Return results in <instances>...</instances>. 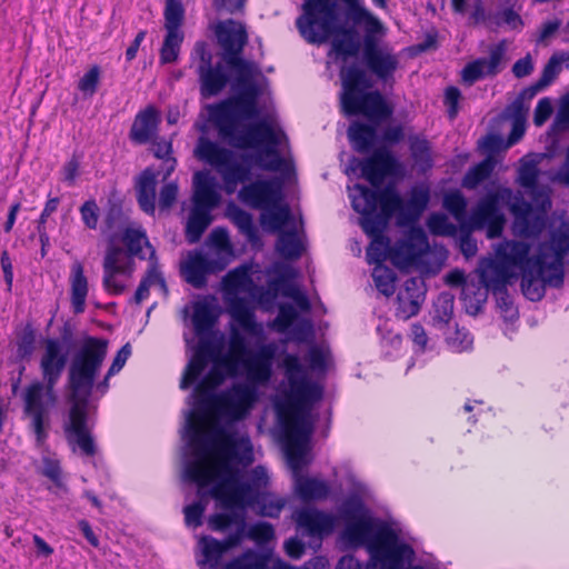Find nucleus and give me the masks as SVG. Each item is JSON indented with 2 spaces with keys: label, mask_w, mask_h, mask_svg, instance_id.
Wrapping results in <instances>:
<instances>
[{
  "label": "nucleus",
  "mask_w": 569,
  "mask_h": 569,
  "mask_svg": "<svg viewBox=\"0 0 569 569\" xmlns=\"http://www.w3.org/2000/svg\"><path fill=\"white\" fill-rule=\"evenodd\" d=\"M258 72L259 69L256 66V69H251L250 74L242 80L240 73H236V82L241 91L237 96L212 106L210 117L220 139L229 146L244 150L264 144L263 150L252 156L246 153L238 156L232 150L221 147L203 136L198 139L194 149V156L220 174L227 193H233L239 183L251 179L250 161L266 171L288 172L292 169L291 163L281 157L278 150L282 140H288L283 131H276L266 120L240 130L242 120L254 119L259 116L260 90L252 81L253 76Z\"/></svg>",
  "instance_id": "nucleus-1"
},
{
  "label": "nucleus",
  "mask_w": 569,
  "mask_h": 569,
  "mask_svg": "<svg viewBox=\"0 0 569 569\" xmlns=\"http://www.w3.org/2000/svg\"><path fill=\"white\" fill-rule=\"evenodd\" d=\"M569 252V237L560 231L539 243L532 257L530 244L508 240L499 244L497 259L489 260L480 272V281L493 295L506 296L510 279L521 277V290L531 301H540L547 287L563 283V260Z\"/></svg>",
  "instance_id": "nucleus-2"
},
{
  "label": "nucleus",
  "mask_w": 569,
  "mask_h": 569,
  "mask_svg": "<svg viewBox=\"0 0 569 569\" xmlns=\"http://www.w3.org/2000/svg\"><path fill=\"white\" fill-rule=\"evenodd\" d=\"M108 353V340L97 337L86 338L77 349L69 368V383L73 405L64 433L72 450L93 457L97 452L94 439L87 425V400L94 379Z\"/></svg>",
  "instance_id": "nucleus-3"
},
{
  "label": "nucleus",
  "mask_w": 569,
  "mask_h": 569,
  "mask_svg": "<svg viewBox=\"0 0 569 569\" xmlns=\"http://www.w3.org/2000/svg\"><path fill=\"white\" fill-rule=\"evenodd\" d=\"M295 24L299 36H382L386 31L362 0H303Z\"/></svg>",
  "instance_id": "nucleus-4"
},
{
  "label": "nucleus",
  "mask_w": 569,
  "mask_h": 569,
  "mask_svg": "<svg viewBox=\"0 0 569 569\" xmlns=\"http://www.w3.org/2000/svg\"><path fill=\"white\" fill-rule=\"evenodd\" d=\"M282 367L290 388L289 398L292 402V410L288 417H284L279 408V417L283 429L288 463L298 473L305 465L306 448L313 431L309 410L303 406L320 400L322 390L308 380L306 370L297 355L287 353L282 359Z\"/></svg>",
  "instance_id": "nucleus-5"
},
{
  "label": "nucleus",
  "mask_w": 569,
  "mask_h": 569,
  "mask_svg": "<svg viewBox=\"0 0 569 569\" xmlns=\"http://www.w3.org/2000/svg\"><path fill=\"white\" fill-rule=\"evenodd\" d=\"M309 43L322 44L331 39L329 56L341 68L357 63L372 80L375 77L385 86L392 87L395 74L400 68L398 53L380 38H306Z\"/></svg>",
  "instance_id": "nucleus-6"
},
{
  "label": "nucleus",
  "mask_w": 569,
  "mask_h": 569,
  "mask_svg": "<svg viewBox=\"0 0 569 569\" xmlns=\"http://www.w3.org/2000/svg\"><path fill=\"white\" fill-rule=\"evenodd\" d=\"M186 433L189 437V445L196 448V458L186 463L183 477L197 483L199 488L218 480L210 489V495L224 502L230 490L242 481L240 471L228 460L216 461L210 458L211 441L196 420L194 411L188 413Z\"/></svg>",
  "instance_id": "nucleus-7"
},
{
  "label": "nucleus",
  "mask_w": 569,
  "mask_h": 569,
  "mask_svg": "<svg viewBox=\"0 0 569 569\" xmlns=\"http://www.w3.org/2000/svg\"><path fill=\"white\" fill-rule=\"evenodd\" d=\"M106 223L111 233L103 261V286L106 290L117 295L124 287L117 277L131 273L132 257L142 248V231L119 208L110 209Z\"/></svg>",
  "instance_id": "nucleus-8"
},
{
  "label": "nucleus",
  "mask_w": 569,
  "mask_h": 569,
  "mask_svg": "<svg viewBox=\"0 0 569 569\" xmlns=\"http://www.w3.org/2000/svg\"><path fill=\"white\" fill-rule=\"evenodd\" d=\"M341 536L351 547H365L371 561H386L391 567L401 563V558L411 553V546L400 541L388 523L377 521L371 516L347 522Z\"/></svg>",
  "instance_id": "nucleus-9"
},
{
  "label": "nucleus",
  "mask_w": 569,
  "mask_h": 569,
  "mask_svg": "<svg viewBox=\"0 0 569 569\" xmlns=\"http://www.w3.org/2000/svg\"><path fill=\"white\" fill-rule=\"evenodd\" d=\"M340 79L343 88L341 108L347 116L363 114L369 119L382 120L392 114L379 91L365 92L373 82L357 63L342 67Z\"/></svg>",
  "instance_id": "nucleus-10"
},
{
  "label": "nucleus",
  "mask_w": 569,
  "mask_h": 569,
  "mask_svg": "<svg viewBox=\"0 0 569 569\" xmlns=\"http://www.w3.org/2000/svg\"><path fill=\"white\" fill-rule=\"evenodd\" d=\"M350 190L351 206L361 214L359 222L378 224L387 229L392 216L398 212L401 218L402 199L396 189L387 187L383 190H373L362 184H355Z\"/></svg>",
  "instance_id": "nucleus-11"
},
{
  "label": "nucleus",
  "mask_w": 569,
  "mask_h": 569,
  "mask_svg": "<svg viewBox=\"0 0 569 569\" xmlns=\"http://www.w3.org/2000/svg\"><path fill=\"white\" fill-rule=\"evenodd\" d=\"M23 412L29 427L36 436L38 446H42L48 437L50 413L57 405L54 385L44 381L31 382L22 392Z\"/></svg>",
  "instance_id": "nucleus-12"
},
{
  "label": "nucleus",
  "mask_w": 569,
  "mask_h": 569,
  "mask_svg": "<svg viewBox=\"0 0 569 569\" xmlns=\"http://www.w3.org/2000/svg\"><path fill=\"white\" fill-rule=\"evenodd\" d=\"M258 400L257 387L250 382H237L211 397L203 408H211L218 416L231 421L244 419Z\"/></svg>",
  "instance_id": "nucleus-13"
},
{
  "label": "nucleus",
  "mask_w": 569,
  "mask_h": 569,
  "mask_svg": "<svg viewBox=\"0 0 569 569\" xmlns=\"http://www.w3.org/2000/svg\"><path fill=\"white\" fill-rule=\"evenodd\" d=\"M511 194L512 191L505 188L482 197L468 218L467 231L471 232L472 230L487 228V236L489 238L499 237L506 222L501 204L510 200Z\"/></svg>",
  "instance_id": "nucleus-14"
},
{
  "label": "nucleus",
  "mask_w": 569,
  "mask_h": 569,
  "mask_svg": "<svg viewBox=\"0 0 569 569\" xmlns=\"http://www.w3.org/2000/svg\"><path fill=\"white\" fill-rule=\"evenodd\" d=\"M356 161L361 177L373 187H379L387 177L397 176L402 170L400 161L386 146L375 149L371 156Z\"/></svg>",
  "instance_id": "nucleus-15"
},
{
  "label": "nucleus",
  "mask_w": 569,
  "mask_h": 569,
  "mask_svg": "<svg viewBox=\"0 0 569 569\" xmlns=\"http://www.w3.org/2000/svg\"><path fill=\"white\" fill-rule=\"evenodd\" d=\"M238 197L253 209L276 207L282 199V184L278 179L256 180L243 186Z\"/></svg>",
  "instance_id": "nucleus-16"
},
{
  "label": "nucleus",
  "mask_w": 569,
  "mask_h": 569,
  "mask_svg": "<svg viewBox=\"0 0 569 569\" xmlns=\"http://www.w3.org/2000/svg\"><path fill=\"white\" fill-rule=\"evenodd\" d=\"M268 472L262 466L254 467L248 475L247 481H241L230 490L227 500L223 502L227 507H252L260 495V489L268 485Z\"/></svg>",
  "instance_id": "nucleus-17"
},
{
  "label": "nucleus",
  "mask_w": 569,
  "mask_h": 569,
  "mask_svg": "<svg viewBox=\"0 0 569 569\" xmlns=\"http://www.w3.org/2000/svg\"><path fill=\"white\" fill-rule=\"evenodd\" d=\"M295 521L302 536L321 540L329 536L336 526V517L316 508H302L295 513Z\"/></svg>",
  "instance_id": "nucleus-18"
},
{
  "label": "nucleus",
  "mask_w": 569,
  "mask_h": 569,
  "mask_svg": "<svg viewBox=\"0 0 569 569\" xmlns=\"http://www.w3.org/2000/svg\"><path fill=\"white\" fill-rule=\"evenodd\" d=\"M68 351L59 339H47L40 358V370L43 381L57 385L66 368Z\"/></svg>",
  "instance_id": "nucleus-19"
},
{
  "label": "nucleus",
  "mask_w": 569,
  "mask_h": 569,
  "mask_svg": "<svg viewBox=\"0 0 569 569\" xmlns=\"http://www.w3.org/2000/svg\"><path fill=\"white\" fill-rule=\"evenodd\" d=\"M198 337L200 340L192 358L184 369L180 382L181 389H188L192 383H194L206 370L210 361L221 358L219 356V348L212 339L204 336Z\"/></svg>",
  "instance_id": "nucleus-20"
},
{
  "label": "nucleus",
  "mask_w": 569,
  "mask_h": 569,
  "mask_svg": "<svg viewBox=\"0 0 569 569\" xmlns=\"http://www.w3.org/2000/svg\"><path fill=\"white\" fill-rule=\"evenodd\" d=\"M208 373L200 380L193 390V397L199 407H203L214 397L213 390L226 379L227 373L233 375V365L228 357L217 358Z\"/></svg>",
  "instance_id": "nucleus-21"
},
{
  "label": "nucleus",
  "mask_w": 569,
  "mask_h": 569,
  "mask_svg": "<svg viewBox=\"0 0 569 569\" xmlns=\"http://www.w3.org/2000/svg\"><path fill=\"white\" fill-rule=\"evenodd\" d=\"M428 241L421 230L412 231L408 239L397 241L390 250V260L398 268L415 264L427 251Z\"/></svg>",
  "instance_id": "nucleus-22"
},
{
  "label": "nucleus",
  "mask_w": 569,
  "mask_h": 569,
  "mask_svg": "<svg viewBox=\"0 0 569 569\" xmlns=\"http://www.w3.org/2000/svg\"><path fill=\"white\" fill-rule=\"evenodd\" d=\"M221 48V61L234 73H240L241 80L250 74L251 69H256V63L244 59L242 52L247 46L248 38H217Z\"/></svg>",
  "instance_id": "nucleus-23"
},
{
  "label": "nucleus",
  "mask_w": 569,
  "mask_h": 569,
  "mask_svg": "<svg viewBox=\"0 0 569 569\" xmlns=\"http://www.w3.org/2000/svg\"><path fill=\"white\" fill-rule=\"evenodd\" d=\"M274 353V345L269 343L261 346L252 357L240 360L246 368L248 380L252 385H264L270 380Z\"/></svg>",
  "instance_id": "nucleus-24"
},
{
  "label": "nucleus",
  "mask_w": 569,
  "mask_h": 569,
  "mask_svg": "<svg viewBox=\"0 0 569 569\" xmlns=\"http://www.w3.org/2000/svg\"><path fill=\"white\" fill-rule=\"evenodd\" d=\"M240 542L241 530L239 532L230 533L221 541L210 536H203L199 541L203 559L198 563L201 566H208L210 569H218L223 555L240 545Z\"/></svg>",
  "instance_id": "nucleus-25"
},
{
  "label": "nucleus",
  "mask_w": 569,
  "mask_h": 569,
  "mask_svg": "<svg viewBox=\"0 0 569 569\" xmlns=\"http://www.w3.org/2000/svg\"><path fill=\"white\" fill-rule=\"evenodd\" d=\"M425 281L412 277L405 281V288L398 293V312L405 318L416 316L425 301Z\"/></svg>",
  "instance_id": "nucleus-26"
},
{
  "label": "nucleus",
  "mask_w": 569,
  "mask_h": 569,
  "mask_svg": "<svg viewBox=\"0 0 569 569\" xmlns=\"http://www.w3.org/2000/svg\"><path fill=\"white\" fill-rule=\"evenodd\" d=\"M220 199L213 178L208 172L197 171L193 176L192 207L211 212L219 204Z\"/></svg>",
  "instance_id": "nucleus-27"
},
{
  "label": "nucleus",
  "mask_w": 569,
  "mask_h": 569,
  "mask_svg": "<svg viewBox=\"0 0 569 569\" xmlns=\"http://www.w3.org/2000/svg\"><path fill=\"white\" fill-rule=\"evenodd\" d=\"M497 6L491 28L505 27L508 31L521 32L525 26L520 16L522 3L520 0H492Z\"/></svg>",
  "instance_id": "nucleus-28"
},
{
  "label": "nucleus",
  "mask_w": 569,
  "mask_h": 569,
  "mask_svg": "<svg viewBox=\"0 0 569 569\" xmlns=\"http://www.w3.org/2000/svg\"><path fill=\"white\" fill-rule=\"evenodd\" d=\"M362 230L371 238V242L366 251V258L369 264H382V262L390 258V240L385 236L386 229H381L378 224L359 222Z\"/></svg>",
  "instance_id": "nucleus-29"
},
{
  "label": "nucleus",
  "mask_w": 569,
  "mask_h": 569,
  "mask_svg": "<svg viewBox=\"0 0 569 569\" xmlns=\"http://www.w3.org/2000/svg\"><path fill=\"white\" fill-rule=\"evenodd\" d=\"M430 201V190L425 184L413 186L409 199L403 202L399 224L409 226L419 220Z\"/></svg>",
  "instance_id": "nucleus-30"
},
{
  "label": "nucleus",
  "mask_w": 569,
  "mask_h": 569,
  "mask_svg": "<svg viewBox=\"0 0 569 569\" xmlns=\"http://www.w3.org/2000/svg\"><path fill=\"white\" fill-rule=\"evenodd\" d=\"M198 73L201 94L207 98L219 94L229 82V76L222 62H217L214 66H199Z\"/></svg>",
  "instance_id": "nucleus-31"
},
{
  "label": "nucleus",
  "mask_w": 569,
  "mask_h": 569,
  "mask_svg": "<svg viewBox=\"0 0 569 569\" xmlns=\"http://www.w3.org/2000/svg\"><path fill=\"white\" fill-rule=\"evenodd\" d=\"M209 270V261L199 252L191 254L181 266V273L186 281L198 289L206 286Z\"/></svg>",
  "instance_id": "nucleus-32"
},
{
  "label": "nucleus",
  "mask_w": 569,
  "mask_h": 569,
  "mask_svg": "<svg viewBox=\"0 0 569 569\" xmlns=\"http://www.w3.org/2000/svg\"><path fill=\"white\" fill-rule=\"evenodd\" d=\"M71 305L76 313L84 311L88 295V281L81 262L76 261L71 267Z\"/></svg>",
  "instance_id": "nucleus-33"
},
{
  "label": "nucleus",
  "mask_w": 569,
  "mask_h": 569,
  "mask_svg": "<svg viewBox=\"0 0 569 569\" xmlns=\"http://www.w3.org/2000/svg\"><path fill=\"white\" fill-rule=\"evenodd\" d=\"M348 137L352 148L359 153H368L376 143L377 129L375 126L353 122L348 129Z\"/></svg>",
  "instance_id": "nucleus-34"
},
{
  "label": "nucleus",
  "mask_w": 569,
  "mask_h": 569,
  "mask_svg": "<svg viewBox=\"0 0 569 569\" xmlns=\"http://www.w3.org/2000/svg\"><path fill=\"white\" fill-rule=\"evenodd\" d=\"M222 450L229 459L237 460V462L244 467L253 461V451L249 438L228 436L226 437Z\"/></svg>",
  "instance_id": "nucleus-35"
},
{
  "label": "nucleus",
  "mask_w": 569,
  "mask_h": 569,
  "mask_svg": "<svg viewBox=\"0 0 569 569\" xmlns=\"http://www.w3.org/2000/svg\"><path fill=\"white\" fill-rule=\"evenodd\" d=\"M296 490L303 501L323 500L330 492L326 481L300 476L296 479Z\"/></svg>",
  "instance_id": "nucleus-36"
},
{
  "label": "nucleus",
  "mask_w": 569,
  "mask_h": 569,
  "mask_svg": "<svg viewBox=\"0 0 569 569\" xmlns=\"http://www.w3.org/2000/svg\"><path fill=\"white\" fill-rule=\"evenodd\" d=\"M212 221L210 211L191 208L186 226V238L189 243H197Z\"/></svg>",
  "instance_id": "nucleus-37"
},
{
  "label": "nucleus",
  "mask_w": 569,
  "mask_h": 569,
  "mask_svg": "<svg viewBox=\"0 0 569 569\" xmlns=\"http://www.w3.org/2000/svg\"><path fill=\"white\" fill-rule=\"evenodd\" d=\"M150 152L154 158L161 161L159 168L152 167L157 172H160L161 180H166L176 168V159L171 157L172 146L167 140H152Z\"/></svg>",
  "instance_id": "nucleus-38"
},
{
  "label": "nucleus",
  "mask_w": 569,
  "mask_h": 569,
  "mask_svg": "<svg viewBox=\"0 0 569 569\" xmlns=\"http://www.w3.org/2000/svg\"><path fill=\"white\" fill-rule=\"evenodd\" d=\"M409 150L411 158L420 170L426 171L433 164L430 142L418 134L409 137Z\"/></svg>",
  "instance_id": "nucleus-39"
},
{
  "label": "nucleus",
  "mask_w": 569,
  "mask_h": 569,
  "mask_svg": "<svg viewBox=\"0 0 569 569\" xmlns=\"http://www.w3.org/2000/svg\"><path fill=\"white\" fill-rule=\"evenodd\" d=\"M269 561V556L253 549H247L228 561L222 569H266Z\"/></svg>",
  "instance_id": "nucleus-40"
},
{
  "label": "nucleus",
  "mask_w": 569,
  "mask_h": 569,
  "mask_svg": "<svg viewBox=\"0 0 569 569\" xmlns=\"http://www.w3.org/2000/svg\"><path fill=\"white\" fill-rule=\"evenodd\" d=\"M228 217L237 226L240 233L247 237L250 242L258 240V231L253 223L252 216L236 204H229Z\"/></svg>",
  "instance_id": "nucleus-41"
},
{
  "label": "nucleus",
  "mask_w": 569,
  "mask_h": 569,
  "mask_svg": "<svg viewBox=\"0 0 569 569\" xmlns=\"http://www.w3.org/2000/svg\"><path fill=\"white\" fill-rule=\"evenodd\" d=\"M443 208L449 211L452 217L457 220L461 230L468 228V216H467V200L463 194L459 191H452L443 197Z\"/></svg>",
  "instance_id": "nucleus-42"
},
{
  "label": "nucleus",
  "mask_w": 569,
  "mask_h": 569,
  "mask_svg": "<svg viewBox=\"0 0 569 569\" xmlns=\"http://www.w3.org/2000/svg\"><path fill=\"white\" fill-rule=\"evenodd\" d=\"M209 527L213 531H226L229 527L236 526L234 532L241 530V540L246 533L244 516L239 512L214 513L209 518Z\"/></svg>",
  "instance_id": "nucleus-43"
},
{
  "label": "nucleus",
  "mask_w": 569,
  "mask_h": 569,
  "mask_svg": "<svg viewBox=\"0 0 569 569\" xmlns=\"http://www.w3.org/2000/svg\"><path fill=\"white\" fill-rule=\"evenodd\" d=\"M495 169V162L487 158L478 164L471 167L462 179V186L467 189H476L482 181L488 179Z\"/></svg>",
  "instance_id": "nucleus-44"
},
{
  "label": "nucleus",
  "mask_w": 569,
  "mask_h": 569,
  "mask_svg": "<svg viewBox=\"0 0 569 569\" xmlns=\"http://www.w3.org/2000/svg\"><path fill=\"white\" fill-rule=\"evenodd\" d=\"M277 250L286 259H298L302 254L303 246L295 230L282 232L277 241Z\"/></svg>",
  "instance_id": "nucleus-45"
},
{
  "label": "nucleus",
  "mask_w": 569,
  "mask_h": 569,
  "mask_svg": "<svg viewBox=\"0 0 569 569\" xmlns=\"http://www.w3.org/2000/svg\"><path fill=\"white\" fill-rule=\"evenodd\" d=\"M216 317L206 302H198L194 305L192 323L197 336H206L209 333L214 325Z\"/></svg>",
  "instance_id": "nucleus-46"
},
{
  "label": "nucleus",
  "mask_w": 569,
  "mask_h": 569,
  "mask_svg": "<svg viewBox=\"0 0 569 569\" xmlns=\"http://www.w3.org/2000/svg\"><path fill=\"white\" fill-rule=\"evenodd\" d=\"M372 279L379 292L386 297H391L396 291V273L392 269L383 264H377L372 270Z\"/></svg>",
  "instance_id": "nucleus-47"
},
{
  "label": "nucleus",
  "mask_w": 569,
  "mask_h": 569,
  "mask_svg": "<svg viewBox=\"0 0 569 569\" xmlns=\"http://www.w3.org/2000/svg\"><path fill=\"white\" fill-rule=\"evenodd\" d=\"M183 17L184 9L180 0H166V36H178V30L182 23Z\"/></svg>",
  "instance_id": "nucleus-48"
},
{
  "label": "nucleus",
  "mask_w": 569,
  "mask_h": 569,
  "mask_svg": "<svg viewBox=\"0 0 569 569\" xmlns=\"http://www.w3.org/2000/svg\"><path fill=\"white\" fill-rule=\"evenodd\" d=\"M284 500L274 498L267 492H260L252 507H256L258 512L263 517L277 518L284 508Z\"/></svg>",
  "instance_id": "nucleus-49"
},
{
  "label": "nucleus",
  "mask_w": 569,
  "mask_h": 569,
  "mask_svg": "<svg viewBox=\"0 0 569 569\" xmlns=\"http://www.w3.org/2000/svg\"><path fill=\"white\" fill-rule=\"evenodd\" d=\"M267 211L261 216V222L263 226L269 227L271 230H280L289 220L290 211L287 206L269 207Z\"/></svg>",
  "instance_id": "nucleus-50"
},
{
  "label": "nucleus",
  "mask_w": 569,
  "mask_h": 569,
  "mask_svg": "<svg viewBox=\"0 0 569 569\" xmlns=\"http://www.w3.org/2000/svg\"><path fill=\"white\" fill-rule=\"evenodd\" d=\"M495 10L488 9L485 0H472L468 12V22L472 26L483 24L491 28Z\"/></svg>",
  "instance_id": "nucleus-51"
},
{
  "label": "nucleus",
  "mask_w": 569,
  "mask_h": 569,
  "mask_svg": "<svg viewBox=\"0 0 569 569\" xmlns=\"http://www.w3.org/2000/svg\"><path fill=\"white\" fill-rule=\"evenodd\" d=\"M131 355V347L129 343H126L116 355L104 379L97 383L96 389L101 392L102 395L107 392L109 388V379L118 373L123 366L126 365L128 358Z\"/></svg>",
  "instance_id": "nucleus-52"
},
{
  "label": "nucleus",
  "mask_w": 569,
  "mask_h": 569,
  "mask_svg": "<svg viewBox=\"0 0 569 569\" xmlns=\"http://www.w3.org/2000/svg\"><path fill=\"white\" fill-rule=\"evenodd\" d=\"M160 178V172H157L152 167L144 169V212L153 214L156 210V183Z\"/></svg>",
  "instance_id": "nucleus-53"
},
{
  "label": "nucleus",
  "mask_w": 569,
  "mask_h": 569,
  "mask_svg": "<svg viewBox=\"0 0 569 569\" xmlns=\"http://www.w3.org/2000/svg\"><path fill=\"white\" fill-rule=\"evenodd\" d=\"M562 62H569V50L552 54L538 80L548 87L560 72Z\"/></svg>",
  "instance_id": "nucleus-54"
},
{
  "label": "nucleus",
  "mask_w": 569,
  "mask_h": 569,
  "mask_svg": "<svg viewBox=\"0 0 569 569\" xmlns=\"http://www.w3.org/2000/svg\"><path fill=\"white\" fill-rule=\"evenodd\" d=\"M453 313V296L447 292L439 295L435 302V313L432 320L435 322L447 325Z\"/></svg>",
  "instance_id": "nucleus-55"
},
{
  "label": "nucleus",
  "mask_w": 569,
  "mask_h": 569,
  "mask_svg": "<svg viewBox=\"0 0 569 569\" xmlns=\"http://www.w3.org/2000/svg\"><path fill=\"white\" fill-rule=\"evenodd\" d=\"M427 227L435 236L452 237L457 233V226L450 222L443 213H432L428 218Z\"/></svg>",
  "instance_id": "nucleus-56"
},
{
  "label": "nucleus",
  "mask_w": 569,
  "mask_h": 569,
  "mask_svg": "<svg viewBox=\"0 0 569 569\" xmlns=\"http://www.w3.org/2000/svg\"><path fill=\"white\" fill-rule=\"evenodd\" d=\"M232 316L244 331L251 335H259L261 332V327L256 322L254 313L246 306L239 305L234 307Z\"/></svg>",
  "instance_id": "nucleus-57"
},
{
  "label": "nucleus",
  "mask_w": 569,
  "mask_h": 569,
  "mask_svg": "<svg viewBox=\"0 0 569 569\" xmlns=\"http://www.w3.org/2000/svg\"><path fill=\"white\" fill-rule=\"evenodd\" d=\"M144 248L150 249V256H149L150 269L148 271V276L144 278V286L147 283L149 286L158 284L160 287V289L163 291V293L167 295L168 293V289H167V286H166V281H164L163 277L161 276V272L158 270V268L156 266V252H154V249L152 248V246L150 244V242H149V240L147 239L146 236H144Z\"/></svg>",
  "instance_id": "nucleus-58"
},
{
  "label": "nucleus",
  "mask_w": 569,
  "mask_h": 569,
  "mask_svg": "<svg viewBox=\"0 0 569 569\" xmlns=\"http://www.w3.org/2000/svg\"><path fill=\"white\" fill-rule=\"evenodd\" d=\"M489 76L486 67V58H479L472 62H469L461 71V78L463 82L469 86L473 84L481 78Z\"/></svg>",
  "instance_id": "nucleus-59"
},
{
  "label": "nucleus",
  "mask_w": 569,
  "mask_h": 569,
  "mask_svg": "<svg viewBox=\"0 0 569 569\" xmlns=\"http://www.w3.org/2000/svg\"><path fill=\"white\" fill-rule=\"evenodd\" d=\"M297 317L298 312L293 306L289 303L281 305L279 307L278 316L273 321V328L278 332L283 333L289 329V327L293 323Z\"/></svg>",
  "instance_id": "nucleus-60"
},
{
  "label": "nucleus",
  "mask_w": 569,
  "mask_h": 569,
  "mask_svg": "<svg viewBox=\"0 0 569 569\" xmlns=\"http://www.w3.org/2000/svg\"><path fill=\"white\" fill-rule=\"evenodd\" d=\"M342 517L347 522L356 521L360 517L370 516L359 498H349L345 501L341 510Z\"/></svg>",
  "instance_id": "nucleus-61"
},
{
  "label": "nucleus",
  "mask_w": 569,
  "mask_h": 569,
  "mask_svg": "<svg viewBox=\"0 0 569 569\" xmlns=\"http://www.w3.org/2000/svg\"><path fill=\"white\" fill-rule=\"evenodd\" d=\"M229 349L237 362L249 355L247 340L237 329H232L230 332Z\"/></svg>",
  "instance_id": "nucleus-62"
},
{
  "label": "nucleus",
  "mask_w": 569,
  "mask_h": 569,
  "mask_svg": "<svg viewBox=\"0 0 569 569\" xmlns=\"http://www.w3.org/2000/svg\"><path fill=\"white\" fill-rule=\"evenodd\" d=\"M213 36H247V28L241 21L227 19L214 26Z\"/></svg>",
  "instance_id": "nucleus-63"
},
{
  "label": "nucleus",
  "mask_w": 569,
  "mask_h": 569,
  "mask_svg": "<svg viewBox=\"0 0 569 569\" xmlns=\"http://www.w3.org/2000/svg\"><path fill=\"white\" fill-rule=\"evenodd\" d=\"M521 227V232L527 237H536L545 229L546 219L542 214L531 213V218L521 220L518 223Z\"/></svg>",
  "instance_id": "nucleus-64"
}]
</instances>
